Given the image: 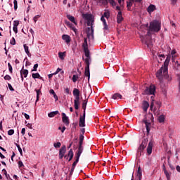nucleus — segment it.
<instances>
[{"instance_id": "f257e3e1", "label": "nucleus", "mask_w": 180, "mask_h": 180, "mask_svg": "<svg viewBox=\"0 0 180 180\" xmlns=\"http://www.w3.org/2000/svg\"><path fill=\"white\" fill-rule=\"evenodd\" d=\"M161 30V24L158 20H153L150 22L149 30L147 32L146 39L141 38L142 42L144 43L148 47V49H151L153 44L151 43V38L150 37V32H160Z\"/></svg>"}, {"instance_id": "f03ea898", "label": "nucleus", "mask_w": 180, "mask_h": 180, "mask_svg": "<svg viewBox=\"0 0 180 180\" xmlns=\"http://www.w3.org/2000/svg\"><path fill=\"white\" fill-rule=\"evenodd\" d=\"M169 61H171V55H167L166 60L164 62V65L162 66L156 72V77L160 84H162L164 78L167 79V81H171V79H172V78L169 77V75H168V65H169Z\"/></svg>"}, {"instance_id": "7ed1b4c3", "label": "nucleus", "mask_w": 180, "mask_h": 180, "mask_svg": "<svg viewBox=\"0 0 180 180\" xmlns=\"http://www.w3.org/2000/svg\"><path fill=\"white\" fill-rule=\"evenodd\" d=\"M83 19H85V20H87V26H90V27H88V30H91V36H94V25H95V18H94V15L92 14H88V13H83L82 14Z\"/></svg>"}, {"instance_id": "20e7f679", "label": "nucleus", "mask_w": 180, "mask_h": 180, "mask_svg": "<svg viewBox=\"0 0 180 180\" xmlns=\"http://www.w3.org/2000/svg\"><path fill=\"white\" fill-rule=\"evenodd\" d=\"M148 140L147 139H143L139 146V148H138V155H139V157H141V155H143V152L144 151V148H146L147 147V143H148Z\"/></svg>"}, {"instance_id": "39448f33", "label": "nucleus", "mask_w": 180, "mask_h": 180, "mask_svg": "<svg viewBox=\"0 0 180 180\" xmlns=\"http://www.w3.org/2000/svg\"><path fill=\"white\" fill-rule=\"evenodd\" d=\"M155 94V86L151 84L149 87H146L144 91L145 95H154Z\"/></svg>"}, {"instance_id": "423d86ee", "label": "nucleus", "mask_w": 180, "mask_h": 180, "mask_svg": "<svg viewBox=\"0 0 180 180\" xmlns=\"http://www.w3.org/2000/svg\"><path fill=\"white\" fill-rule=\"evenodd\" d=\"M86 67L84 68V75L88 77V81H89V78H91V72H89V65L90 63L88 62V59L86 60Z\"/></svg>"}, {"instance_id": "0eeeda50", "label": "nucleus", "mask_w": 180, "mask_h": 180, "mask_svg": "<svg viewBox=\"0 0 180 180\" xmlns=\"http://www.w3.org/2000/svg\"><path fill=\"white\" fill-rule=\"evenodd\" d=\"M83 50H84V56L85 57H86V58L84 59V63H86V60H88V63H89V61H91V55H90L89 49H88V48H84L83 49Z\"/></svg>"}, {"instance_id": "6e6552de", "label": "nucleus", "mask_w": 180, "mask_h": 180, "mask_svg": "<svg viewBox=\"0 0 180 180\" xmlns=\"http://www.w3.org/2000/svg\"><path fill=\"white\" fill-rule=\"evenodd\" d=\"M85 112L83 113V115H81L79 120V127H85Z\"/></svg>"}, {"instance_id": "1a4fd4ad", "label": "nucleus", "mask_w": 180, "mask_h": 180, "mask_svg": "<svg viewBox=\"0 0 180 180\" xmlns=\"http://www.w3.org/2000/svg\"><path fill=\"white\" fill-rule=\"evenodd\" d=\"M75 158H76L75 161L72 165L70 175H72V174H74V169H75V167H77V164H78L79 161V158H77L75 156Z\"/></svg>"}, {"instance_id": "9d476101", "label": "nucleus", "mask_w": 180, "mask_h": 180, "mask_svg": "<svg viewBox=\"0 0 180 180\" xmlns=\"http://www.w3.org/2000/svg\"><path fill=\"white\" fill-rule=\"evenodd\" d=\"M62 122L65 124V126H68L70 124V120L65 113H62Z\"/></svg>"}, {"instance_id": "9b49d317", "label": "nucleus", "mask_w": 180, "mask_h": 180, "mask_svg": "<svg viewBox=\"0 0 180 180\" xmlns=\"http://www.w3.org/2000/svg\"><path fill=\"white\" fill-rule=\"evenodd\" d=\"M96 1H98V2H101L103 4H108V2H109V4L112 5V6H116V3L115 0H96Z\"/></svg>"}, {"instance_id": "f8f14e48", "label": "nucleus", "mask_w": 180, "mask_h": 180, "mask_svg": "<svg viewBox=\"0 0 180 180\" xmlns=\"http://www.w3.org/2000/svg\"><path fill=\"white\" fill-rule=\"evenodd\" d=\"M20 77L22 81H23V75H24V78H27V75L29 74V70H26V69H22L20 71Z\"/></svg>"}, {"instance_id": "ddd939ff", "label": "nucleus", "mask_w": 180, "mask_h": 180, "mask_svg": "<svg viewBox=\"0 0 180 180\" xmlns=\"http://www.w3.org/2000/svg\"><path fill=\"white\" fill-rule=\"evenodd\" d=\"M82 151H84V147L82 145H79L78 150L76 153V156L77 158H79L81 157V155L82 154Z\"/></svg>"}, {"instance_id": "4468645a", "label": "nucleus", "mask_w": 180, "mask_h": 180, "mask_svg": "<svg viewBox=\"0 0 180 180\" xmlns=\"http://www.w3.org/2000/svg\"><path fill=\"white\" fill-rule=\"evenodd\" d=\"M67 157H70L69 160H68V158H67ZM65 158L68 160V161H71L72 160V158H74V152L72 151V149H70L69 150L68 155H65Z\"/></svg>"}, {"instance_id": "2eb2a0df", "label": "nucleus", "mask_w": 180, "mask_h": 180, "mask_svg": "<svg viewBox=\"0 0 180 180\" xmlns=\"http://www.w3.org/2000/svg\"><path fill=\"white\" fill-rule=\"evenodd\" d=\"M143 123H145V124H146L147 134H150V127H151V123L147 122V120H143Z\"/></svg>"}, {"instance_id": "dca6fc26", "label": "nucleus", "mask_w": 180, "mask_h": 180, "mask_svg": "<svg viewBox=\"0 0 180 180\" xmlns=\"http://www.w3.org/2000/svg\"><path fill=\"white\" fill-rule=\"evenodd\" d=\"M146 151L148 154V155H150V154H151V153H153V143L152 142H149Z\"/></svg>"}, {"instance_id": "f3484780", "label": "nucleus", "mask_w": 180, "mask_h": 180, "mask_svg": "<svg viewBox=\"0 0 180 180\" xmlns=\"http://www.w3.org/2000/svg\"><path fill=\"white\" fill-rule=\"evenodd\" d=\"M123 20V16L122 15V11H119L117 15V23H122Z\"/></svg>"}, {"instance_id": "a211bd4d", "label": "nucleus", "mask_w": 180, "mask_h": 180, "mask_svg": "<svg viewBox=\"0 0 180 180\" xmlns=\"http://www.w3.org/2000/svg\"><path fill=\"white\" fill-rule=\"evenodd\" d=\"M62 39L65 41V43H70L71 41V37L67 34H63L62 36Z\"/></svg>"}, {"instance_id": "6ab92c4d", "label": "nucleus", "mask_w": 180, "mask_h": 180, "mask_svg": "<svg viewBox=\"0 0 180 180\" xmlns=\"http://www.w3.org/2000/svg\"><path fill=\"white\" fill-rule=\"evenodd\" d=\"M150 107V104L146 101H144L143 103V109L144 112H147L148 108Z\"/></svg>"}, {"instance_id": "aec40b11", "label": "nucleus", "mask_w": 180, "mask_h": 180, "mask_svg": "<svg viewBox=\"0 0 180 180\" xmlns=\"http://www.w3.org/2000/svg\"><path fill=\"white\" fill-rule=\"evenodd\" d=\"M68 19L72 22V23H74V25H77V21H75V18L71 15H67Z\"/></svg>"}, {"instance_id": "412c9836", "label": "nucleus", "mask_w": 180, "mask_h": 180, "mask_svg": "<svg viewBox=\"0 0 180 180\" xmlns=\"http://www.w3.org/2000/svg\"><path fill=\"white\" fill-rule=\"evenodd\" d=\"M147 11H148V13H151V12H154V11H155V6L153 4H150L148 7Z\"/></svg>"}, {"instance_id": "4be33fe9", "label": "nucleus", "mask_w": 180, "mask_h": 180, "mask_svg": "<svg viewBox=\"0 0 180 180\" xmlns=\"http://www.w3.org/2000/svg\"><path fill=\"white\" fill-rule=\"evenodd\" d=\"M134 0H129L127 1V7L128 8V11H130L131 8L133 6Z\"/></svg>"}, {"instance_id": "5701e85b", "label": "nucleus", "mask_w": 180, "mask_h": 180, "mask_svg": "<svg viewBox=\"0 0 180 180\" xmlns=\"http://www.w3.org/2000/svg\"><path fill=\"white\" fill-rule=\"evenodd\" d=\"M88 103V100H84L82 103V109L84 110L83 113H85V110H86V105Z\"/></svg>"}, {"instance_id": "b1692460", "label": "nucleus", "mask_w": 180, "mask_h": 180, "mask_svg": "<svg viewBox=\"0 0 180 180\" xmlns=\"http://www.w3.org/2000/svg\"><path fill=\"white\" fill-rule=\"evenodd\" d=\"M122 95L119 93H116L112 96V99H122Z\"/></svg>"}, {"instance_id": "393cba45", "label": "nucleus", "mask_w": 180, "mask_h": 180, "mask_svg": "<svg viewBox=\"0 0 180 180\" xmlns=\"http://www.w3.org/2000/svg\"><path fill=\"white\" fill-rule=\"evenodd\" d=\"M67 151V146H63L60 148V150H59V154H63L65 155V153Z\"/></svg>"}, {"instance_id": "a878e982", "label": "nucleus", "mask_w": 180, "mask_h": 180, "mask_svg": "<svg viewBox=\"0 0 180 180\" xmlns=\"http://www.w3.org/2000/svg\"><path fill=\"white\" fill-rule=\"evenodd\" d=\"M136 176H138L139 180H141V176H143V174L141 172V168L140 167L138 168Z\"/></svg>"}, {"instance_id": "bb28decb", "label": "nucleus", "mask_w": 180, "mask_h": 180, "mask_svg": "<svg viewBox=\"0 0 180 180\" xmlns=\"http://www.w3.org/2000/svg\"><path fill=\"white\" fill-rule=\"evenodd\" d=\"M59 112L58 110L51 112L48 114L49 117H54L56 115H58Z\"/></svg>"}, {"instance_id": "cd10ccee", "label": "nucleus", "mask_w": 180, "mask_h": 180, "mask_svg": "<svg viewBox=\"0 0 180 180\" xmlns=\"http://www.w3.org/2000/svg\"><path fill=\"white\" fill-rule=\"evenodd\" d=\"M165 121V116L164 115H161L160 116H159L158 117L159 123H164Z\"/></svg>"}, {"instance_id": "c85d7f7f", "label": "nucleus", "mask_w": 180, "mask_h": 180, "mask_svg": "<svg viewBox=\"0 0 180 180\" xmlns=\"http://www.w3.org/2000/svg\"><path fill=\"white\" fill-rule=\"evenodd\" d=\"M32 78H34V79H36V78H38L39 79H43L39 73H32Z\"/></svg>"}, {"instance_id": "c756f323", "label": "nucleus", "mask_w": 180, "mask_h": 180, "mask_svg": "<svg viewBox=\"0 0 180 180\" xmlns=\"http://www.w3.org/2000/svg\"><path fill=\"white\" fill-rule=\"evenodd\" d=\"M23 47L27 56H30V51H29V46H27V44H24Z\"/></svg>"}, {"instance_id": "7c9ffc66", "label": "nucleus", "mask_w": 180, "mask_h": 180, "mask_svg": "<svg viewBox=\"0 0 180 180\" xmlns=\"http://www.w3.org/2000/svg\"><path fill=\"white\" fill-rule=\"evenodd\" d=\"M82 49H88V39L84 38V43L82 44Z\"/></svg>"}, {"instance_id": "2f4dec72", "label": "nucleus", "mask_w": 180, "mask_h": 180, "mask_svg": "<svg viewBox=\"0 0 180 180\" xmlns=\"http://www.w3.org/2000/svg\"><path fill=\"white\" fill-rule=\"evenodd\" d=\"M80 103H81V102H79V101H74V106H75V109L76 110H78L79 109Z\"/></svg>"}, {"instance_id": "473e14b6", "label": "nucleus", "mask_w": 180, "mask_h": 180, "mask_svg": "<svg viewBox=\"0 0 180 180\" xmlns=\"http://www.w3.org/2000/svg\"><path fill=\"white\" fill-rule=\"evenodd\" d=\"M73 96H79V90L78 89H73Z\"/></svg>"}, {"instance_id": "72a5a7b5", "label": "nucleus", "mask_w": 180, "mask_h": 180, "mask_svg": "<svg viewBox=\"0 0 180 180\" xmlns=\"http://www.w3.org/2000/svg\"><path fill=\"white\" fill-rule=\"evenodd\" d=\"M103 16H104V18H106V19H109V18H110V13H109V11H105L104 12Z\"/></svg>"}, {"instance_id": "f704fd0d", "label": "nucleus", "mask_w": 180, "mask_h": 180, "mask_svg": "<svg viewBox=\"0 0 180 180\" xmlns=\"http://www.w3.org/2000/svg\"><path fill=\"white\" fill-rule=\"evenodd\" d=\"M84 135H80V136H79V145L82 146V144H83V143H84Z\"/></svg>"}, {"instance_id": "c9c22d12", "label": "nucleus", "mask_w": 180, "mask_h": 180, "mask_svg": "<svg viewBox=\"0 0 180 180\" xmlns=\"http://www.w3.org/2000/svg\"><path fill=\"white\" fill-rule=\"evenodd\" d=\"M171 54H172V61H175V58H174V54H176V51L175 50V49H173L172 51V53H171Z\"/></svg>"}, {"instance_id": "e433bc0d", "label": "nucleus", "mask_w": 180, "mask_h": 180, "mask_svg": "<svg viewBox=\"0 0 180 180\" xmlns=\"http://www.w3.org/2000/svg\"><path fill=\"white\" fill-rule=\"evenodd\" d=\"M164 174L166 175V178L167 180L171 179V175L169 174V173L168 172V171L165 170Z\"/></svg>"}, {"instance_id": "4c0bfd02", "label": "nucleus", "mask_w": 180, "mask_h": 180, "mask_svg": "<svg viewBox=\"0 0 180 180\" xmlns=\"http://www.w3.org/2000/svg\"><path fill=\"white\" fill-rule=\"evenodd\" d=\"M16 147L18 148V150L19 153H20V155H23V152L22 151V148H20V146L18 143H16Z\"/></svg>"}, {"instance_id": "58836bf2", "label": "nucleus", "mask_w": 180, "mask_h": 180, "mask_svg": "<svg viewBox=\"0 0 180 180\" xmlns=\"http://www.w3.org/2000/svg\"><path fill=\"white\" fill-rule=\"evenodd\" d=\"M37 92V100L36 102H37L39 101V96L40 95V94H41V91H40V89L39 90H35Z\"/></svg>"}, {"instance_id": "ea45409f", "label": "nucleus", "mask_w": 180, "mask_h": 180, "mask_svg": "<svg viewBox=\"0 0 180 180\" xmlns=\"http://www.w3.org/2000/svg\"><path fill=\"white\" fill-rule=\"evenodd\" d=\"M103 25L104 26L103 29L104 30H108L109 27H108V24L106 23V20L103 22Z\"/></svg>"}, {"instance_id": "a19ab883", "label": "nucleus", "mask_w": 180, "mask_h": 180, "mask_svg": "<svg viewBox=\"0 0 180 180\" xmlns=\"http://www.w3.org/2000/svg\"><path fill=\"white\" fill-rule=\"evenodd\" d=\"M53 147H55V148H60V147H61V143L58 142L56 143H54Z\"/></svg>"}, {"instance_id": "79ce46f5", "label": "nucleus", "mask_w": 180, "mask_h": 180, "mask_svg": "<svg viewBox=\"0 0 180 180\" xmlns=\"http://www.w3.org/2000/svg\"><path fill=\"white\" fill-rule=\"evenodd\" d=\"M59 58L60 60H64V53L63 52H59L58 53Z\"/></svg>"}, {"instance_id": "37998d69", "label": "nucleus", "mask_w": 180, "mask_h": 180, "mask_svg": "<svg viewBox=\"0 0 180 180\" xmlns=\"http://www.w3.org/2000/svg\"><path fill=\"white\" fill-rule=\"evenodd\" d=\"M77 81H78V75H73L72 76V82H77Z\"/></svg>"}, {"instance_id": "c03bdc74", "label": "nucleus", "mask_w": 180, "mask_h": 180, "mask_svg": "<svg viewBox=\"0 0 180 180\" xmlns=\"http://www.w3.org/2000/svg\"><path fill=\"white\" fill-rule=\"evenodd\" d=\"M15 134V130H13V129H10L8 131V136H13V134Z\"/></svg>"}, {"instance_id": "a18cd8bd", "label": "nucleus", "mask_w": 180, "mask_h": 180, "mask_svg": "<svg viewBox=\"0 0 180 180\" xmlns=\"http://www.w3.org/2000/svg\"><path fill=\"white\" fill-rule=\"evenodd\" d=\"M4 79H5L6 81H11V79H12V77H11L10 75H6L4 77Z\"/></svg>"}, {"instance_id": "49530a36", "label": "nucleus", "mask_w": 180, "mask_h": 180, "mask_svg": "<svg viewBox=\"0 0 180 180\" xmlns=\"http://www.w3.org/2000/svg\"><path fill=\"white\" fill-rule=\"evenodd\" d=\"M13 4H14V10L16 11V9H18V0H14Z\"/></svg>"}, {"instance_id": "de8ad7c7", "label": "nucleus", "mask_w": 180, "mask_h": 180, "mask_svg": "<svg viewBox=\"0 0 180 180\" xmlns=\"http://www.w3.org/2000/svg\"><path fill=\"white\" fill-rule=\"evenodd\" d=\"M8 70L10 71V73L12 74V72H13V68H12V65H11V63H8Z\"/></svg>"}, {"instance_id": "09e8293b", "label": "nucleus", "mask_w": 180, "mask_h": 180, "mask_svg": "<svg viewBox=\"0 0 180 180\" xmlns=\"http://www.w3.org/2000/svg\"><path fill=\"white\" fill-rule=\"evenodd\" d=\"M10 43L12 44V46H15V44H16V40H15L14 37L12 38V40H11Z\"/></svg>"}, {"instance_id": "8fccbe9b", "label": "nucleus", "mask_w": 180, "mask_h": 180, "mask_svg": "<svg viewBox=\"0 0 180 180\" xmlns=\"http://www.w3.org/2000/svg\"><path fill=\"white\" fill-rule=\"evenodd\" d=\"M177 81L179 82V92H180V75H177Z\"/></svg>"}, {"instance_id": "3c124183", "label": "nucleus", "mask_w": 180, "mask_h": 180, "mask_svg": "<svg viewBox=\"0 0 180 180\" xmlns=\"http://www.w3.org/2000/svg\"><path fill=\"white\" fill-rule=\"evenodd\" d=\"M18 26H19V21L18 20L13 21V27H18Z\"/></svg>"}, {"instance_id": "603ef678", "label": "nucleus", "mask_w": 180, "mask_h": 180, "mask_svg": "<svg viewBox=\"0 0 180 180\" xmlns=\"http://www.w3.org/2000/svg\"><path fill=\"white\" fill-rule=\"evenodd\" d=\"M80 131V136H84L85 134V128H82Z\"/></svg>"}, {"instance_id": "864d4df0", "label": "nucleus", "mask_w": 180, "mask_h": 180, "mask_svg": "<svg viewBox=\"0 0 180 180\" xmlns=\"http://www.w3.org/2000/svg\"><path fill=\"white\" fill-rule=\"evenodd\" d=\"M156 105H157L158 110H160V108H161V102L157 101Z\"/></svg>"}, {"instance_id": "5fc2aeb1", "label": "nucleus", "mask_w": 180, "mask_h": 180, "mask_svg": "<svg viewBox=\"0 0 180 180\" xmlns=\"http://www.w3.org/2000/svg\"><path fill=\"white\" fill-rule=\"evenodd\" d=\"M39 67V64L36 63L34 65L33 70L32 71H37V68Z\"/></svg>"}, {"instance_id": "6e6d98bb", "label": "nucleus", "mask_w": 180, "mask_h": 180, "mask_svg": "<svg viewBox=\"0 0 180 180\" xmlns=\"http://www.w3.org/2000/svg\"><path fill=\"white\" fill-rule=\"evenodd\" d=\"M22 115H24L25 119H27V120H29L30 119V116H29V115H27V113H23Z\"/></svg>"}, {"instance_id": "4d7b16f0", "label": "nucleus", "mask_w": 180, "mask_h": 180, "mask_svg": "<svg viewBox=\"0 0 180 180\" xmlns=\"http://www.w3.org/2000/svg\"><path fill=\"white\" fill-rule=\"evenodd\" d=\"M8 86L10 91H15L13 87H12V84H11L8 83Z\"/></svg>"}, {"instance_id": "13d9d810", "label": "nucleus", "mask_w": 180, "mask_h": 180, "mask_svg": "<svg viewBox=\"0 0 180 180\" xmlns=\"http://www.w3.org/2000/svg\"><path fill=\"white\" fill-rule=\"evenodd\" d=\"M18 167L19 168H22V167H23V162L21 160L18 162Z\"/></svg>"}, {"instance_id": "bf43d9fd", "label": "nucleus", "mask_w": 180, "mask_h": 180, "mask_svg": "<svg viewBox=\"0 0 180 180\" xmlns=\"http://www.w3.org/2000/svg\"><path fill=\"white\" fill-rule=\"evenodd\" d=\"M39 18H40V15H37L36 16L34 17V21L36 22H37V19H39Z\"/></svg>"}, {"instance_id": "052dcab7", "label": "nucleus", "mask_w": 180, "mask_h": 180, "mask_svg": "<svg viewBox=\"0 0 180 180\" xmlns=\"http://www.w3.org/2000/svg\"><path fill=\"white\" fill-rule=\"evenodd\" d=\"M60 71H61V68H58L56 71L53 73V75H57V74H58V72H60Z\"/></svg>"}, {"instance_id": "680f3d73", "label": "nucleus", "mask_w": 180, "mask_h": 180, "mask_svg": "<svg viewBox=\"0 0 180 180\" xmlns=\"http://www.w3.org/2000/svg\"><path fill=\"white\" fill-rule=\"evenodd\" d=\"M25 133H26V129L22 128L21 130V134H22V136H25Z\"/></svg>"}, {"instance_id": "e2e57ef3", "label": "nucleus", "mask_w": 180, "mask_h": 180, "mask_svg": "<svg viewBox=\"0 0 180 180\" xmlns=\"http://www.w3.org/2000/svg\"><path fill=\"white\" fill-rule=\"evenodd\" d=\"M65 94H67L68 95L70 94H71V92H70V89H68V88H66V89H65Z\"/></svg>"}, {"instance_id": "0e129e2a", "label": "nucleus", "mask_w": 180, "mask_h": 180, "mask_svg": "<svg viewBox=\"0 0 180 180\" xmlns=\"http://www.w3.org/2000/svg\"><path fill=\"white\" fill-rule=\"evenodd\" d=\"M74 101H79V96H75Z\"/></svg>"}, {"instance_id": "69168bd1", "label": "nucleus", "mask_w": 180, "mask_h": 180, "mask_svg": "<svg viewBox=\"0 0 180 180\" xmlns=\"http://www.w3.org/2000/svg\"><path fill=\"white\" fill-rule=\"evenodd\" d=\"M13 30L15 33H18V27H13Z\"/></svg>"}, {"instance_id": "338daca9", "label": "nucleus", "mask_w": 180, "mask_h": 180, "mask_svg": "<svg viewBox=\"0 0 180 180\" xmlns=\"http://www.w3.org/2000/svg\"><path fill=\"white\" fill-rule=\"evenodd\" d=\"M49 94H51V95H55L56 92L54 91L53 89H51V90L49 91Z\"/></svg>"}, {"instance_id": "774afa93", "label": "nucleus", "mask_w": 180, "mask_h": 180, "mask_svg": "<svg viewBox=\"0 0 180 180\" xmlns=\"http://www.w3.org/2000/svg\"><path fill=\"white\" fill-rule=\"evenodd\" d=\"M176 169L178 172H180V166L179 165H177L176 167Z\"/></svg>"}]
</instances>
